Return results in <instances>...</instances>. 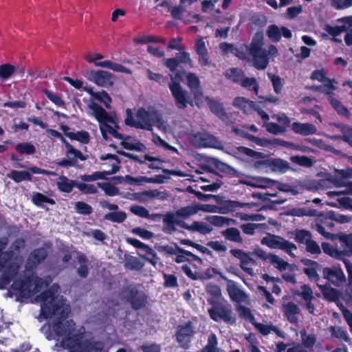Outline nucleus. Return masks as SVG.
I'll list each match as a JSON object with an SVG mask.
<instances>
[{
    "label": "nucleus",
    "mask_w": 352,
    "mask_h": 352,
    "mask_svg": "<svg viewBox=\"0 0 352 352\" xmlns=\"http://www.w3.org/2000/svg\"><path fill=\"white\" fill-rule=\"evenodd\" d=\"M59 288L57 283H54L41 292L36 299L41 303L40 316L45 320L54 317L53 331L58 337H65L68 333L76 332V323L73 320H67L70 307L65 303L63 296L57 294Z\"/></svg>",
    "instance_id": "nucleus-1"
},
{
    "label": "nucleus",
    "mask_w": 352,
    "mask_h": 352,
    "mask_svg": "<svg viewBox=\"0 0 352 352\" xmlns=\"http://www.w3.org/2000/svg\"><path fill=\"white\" fill-rule=\"evenodd\" d=\"M148 78L150 80L157 82L161 86L168 85L170 93L175 100V103L178 109H186L188 105H194L193 100L189 93L184 89L180 84L182 79V74L177 72L174 76L169 74L164 76L161 74L155 73L150 69H147Z\"/></svg>",
    "instance_id": "nucleus-2"
},
{
    "label": "nucleus",
    "mask_w": 352,
    "mask_h": 352,
    "mask_svg": "<svg viewBox=\"0 0 352 352\" xmlns=\"http://www.w3.org/2000/svg\"><path fill=\"white\" fill-rule=\"evenodd\" d=\"M52 282L50 276L44 278L36 274L25 276L22 279L15 280L12 288L18 292L20 297L29 298L34 294L39 293L43 289L47 288Z\"/></svg>",
    "instance_id": "nucleus-3"
},
{
    "label": "nucleus",
    "mask_w": 352,
    "mask_h": 352,
    "mask_svg": "<svg viewBox=\"0 0 352 352\" xmlns=\"http://www.w3.org/2000/svg\"><path fill=\"white\" fill-rule=\"evenodd\" d=\"M236 149L240 154L249 156L253 159H261V160L256 162L255 164L256 166H263L266 168H270L273 171H279L281 173H285L289 169V162L283 159L266 158L265 153L256 151L243 146L237 147Z\"/></svg>",
    "instance_id": "nucleus-4"
},
{
    "label": "nucleus",
    "mask_w": 352,
    "mask_h": 352,
    "mask_svg": "<svg viewBox=\"0 0 352 352\" xmlns=\"http://www.w3.org/2000/svg\"><path fill=\"white\" fill-rule=\"evenodd\" d=\"M208 302L211 307L208 309L210 318L214 322H224L226 324L234 325L236 322V318L232 311L231 305L227 300L220 301L214 298H208Z\"/></svg>",
    "instance_id": "nucleus-5"
},
{
    "label": "nucleus",
    "mask_w": 352,
    "mask_h": 352,
    "mask_svg": "<svg viewBox=\"0 0 352 352\" xmlns=\"http://www.w3.org/2000/svg\"><path fill=\"white\" fill-rule=\"evenodd\" d=\"M263 34L256 32L253 36L249 48V53L252 55L253 65L257 69H265L269 64L267 51L263 48Z\"/></svg>",
    "instance_id": "nucleus-6"
},
{
    "label": "nucleus",
    "mask_w": 352,
    "mask_h": 352,
    "mask_svg": "<svg viewBox=\"0 0 352 352\" xmlns=\"http://www.w3.org/2000/svg\"><path fill=\"white\" fill-rule=\"evenodd\" d=\"M120 294L122 299L129 302L133 310H140L144 308L147 303V296L135 287H124Z\"/></svg>",
    "instance_id": "nucleus-7"
},
{
    "label": "nucleus",
    "mask_w": 352,
    "mask_h": 352,
    "mask_svg": "<svg viewBox=\"0 0 352 352\" xmlns=\"http://www.w3.org/2000/svg\"><path fill=\"white\" fill-rule=\"evenodd\" d=\"M138 129L152 131L153 126L162 120L157 111H147L144 107H140L136 112Z\"/></svg>",
    "instance_id": "nucleus-8"
},
{
    "label": "nucleus",
    "mask_w": 352,
    "mask_h": 352,
    "mask_svg": "<svg viewBox=\"0 0 352 352\" xmlns=\"http://www.w3.org/2000/svg\"><path fill=\"white\" fill-rule=\"evenodd\" d=\"M261 244L265 245L271 249H278L284 251L292 257H295L292 252L297 250V246L285 238L274 234H269L261 239Z\"/></svg>",
    "instance_id": "nucleus-9"
},
{
    "label": "nucleus",
    "mask_w": 352,
    "mask_h": 352,
    "mask_svg": "<svg viewBox=\"0 0 352 352\" xmlns=\"http://www.w3.org/2000/svg\"><path fill=\"white\" fill-rule=\"evenodd\" d=\"M32 173L41 174L47 176L56 175V173L52 171L42 169L37 166H31L28 168V171L13 170L8 174V177L16 183H20L23 181H31L32 179Z\"/></svg>",
    "instance_id": "nucleus-10"
},
{
    "label": "nucleus",
    "mask_w": 352,
    "mask_h": 352,
    "mask_svg": "<svg viewBox=\"0 0 352 352\" xmlns=\"http://www.w3.org/2000/svg\"><path fill=\"white\" fill-rule=\"evenodd\" d=\"M195 333V331L190 322L179 324L176 332V340L179 346L184 349H188Z\"/></svg>",
    "instance_id": "nucleus-11"
},
{
    "label": "nucleus",
    "mask_w": 352,
    "mask_h": 352,
    "mask_svg": "<svg viewBox=\"0 0 352 352\" xmlns=\"http://www.w3.org/2000/svg\"><path fill=\"white\" fill-rule=\"evenodd\" d=\"M322 274L324 278L335 286L340 287L346 283L345 274L339 266L333 265L331 267H324Z\"/></svg>",
    "instance_id": "nucleus-12"
},
{
    "label": "nucleus",
    "mask_w": 352,
    "mask_h": 352,
    "mask_svg": "<svg viewBox=\"0 0 352 352\" xmlns=\"http://www.w3.org/2000/svg\"><path fill=\"white\" fill-rule=\"evenodd\" d=\"M87 77L89 80L97 85L104 87H111L113 85V76L111 73L104 70L87 71Z\"/></svg>",
    "instance_id": "nucleus-13"
},
{
    "label": "nucleus",
    "mask_w": 352,
    "mask_h": 352,
    "mask_svg": "<svg viewBox=\"0 0 352 352\" xmlns=\"http://www.w3.org/2000/svg\"><path fill=\"white\" fill-rule=\"evenodd\" d=\"M230 253L232 256L239 260L240 267L244 272L249 274H252V269L247 266L250 263H255V261L250 256V254H252L253 252H245L243 250L234 248L231 249Z\"/></svg>",
    "instance_id": "nucleus-14"
},
{
    "label": "nucleus",
    "mask_w": 352,
    "mask_h": 352,
    "mask_svg": "<svg viewBox=\"0 0 352 352\" xmlns=\"http://www.w3.org/2000/svg\"><path fill=\"white\" fill-rule=\"evenodd\" d=\"M47 256V250L44 248L33 250L27 258L25 268L28 270H34L42 263Z\"/></svg>",
    "instance_id": "nucleus-15"
},
{
    "label": "nucleus",
    "mask_w": 352,
    "mask_h": 352,
    "mask_svg": "<svg viewBox=\"0 0 352 352\" xmlns=\"http://www.w3.org/2000/svg\"><path fill=\"white\" fill-rule=\"evenodd\" d=\"M189 140L191 144L197 148L210 147L214 142V138L212 135L201 132L190 133Z\"/></svg>",
    "instance_id": "nucleus-16"
},
{
    "label": "nucleus",
    "mask_w": 352,
    "mask_h": 352,
    "mask_svg": "<svg viewBox=\"0 0 352 352\" xmlns=\"http://www.w3.org/2000/svg\"><path fill=\"white\" fill-rule=\"evenodd\" d=\"M221 277L227 281V292L232 301L240 303L246 300L247 294L236 286L234 281L228 280L225 276H221Z\"/></svg>",
    "instance_id": "nucleus-17"
},
{
    "label": "nucleus",
    "mask_w": 352,
    "mask_h": 352,
    "mask_svg": "<svg viewBox=\"0 0 352 352\" xmlns=\"http://www.w3.org/2000/svg\"><path fill=\"white\" fill-rule=\"evenodd\" d=\"M82 336L80 334L76 333L75 332L71 334H67L63 338V346L69 349L73 352H84L82 346Z\"/></svg>",
    "instance_id": "nucleus-18"
},
{
    "label": "nucleus",
    "mask_w": 352,
    "mask_h": 352,
    "mask_svg": "<svg viewBox=\"0 0 352 352\" xmlns=\"http://www.w3.org/2000/svg\"><path fill=\"white\" fill-rule=\"evenodd\" d=\"M300 291H296L294 294L300 296L305 302V307L311 314H314L315 306L312 301L314 298L313 290L309 285L304 284L300 287Z\"/></svg>",
    "instance_id": "nucleus-19"
},
{
    "label": "nucleus",
    "mask_w": 352,
    "mask_h": 352,
    "mask_svg": "<svg viewBox=\"0 0 352 352\" xmlns=\"http://www.w3.org/2000/svg\"><path fill=\"white\" fill-rule=\"evenodd\" d=\"M282 311L284 316L292 324L297 325L298 324V316L300 314V309L293 302L284 303L282 307Z\"/></svg>",
    "instance_id": "nucleus-20"
},
{
    "label": "nucleus",
    "mask_w": 352,
    "mask_h": 352,
    "mask_svg": "<svg viewBox=\"0 0 352 352\" xmlns=\"http://www.w3.org/2000/svg\"><path fill=\"white\" fill-rule=\"evenodd\" d=\"M301 263L306 266L302 271L308 276L310 280L318 282L320 276L318 274V270H320V265L315 261L309 258H302Z\"/></svg>",
    "instance_id": "nucleus-21"
},
{
    "label": "nucleus",
    "mask_w": 352,
    "mask_h": 352,
    "mask_svg": "<svg viewBox=\"0 0 352 352\" xmlns=\"http://www.w3.org/2000/svg\"><path fill=\"white\" fill-rule=\"evenodd\" d=\"M193 48L195 52L199 55V63L203 67L209 66L210 63V56L205 41L202 38L196 40Z\"/></svg>",
    "instance_id": "nucleus-22"
},
{
    "label": "nucleus",
    "mask_w": 352,
    "mask_h": 352,
    "mask_svg": "<svg viewBox=\"0 0 352 352\" xmlns=\"http://www.w3.org/2000/svg\"><path fill=\"white\" fill-rule=\"evenodd\" d=\"M89 107L93 111V116L101 124L104 122H115L113 118L99 104L93 102Z\"/></svg>",
    "instance_id": "nucleus-23"
},
{
    "label": "nucleus",
    "mask_w": 352,
    "mask_h": 352,
    "mask_svg": "<svg viewBox=\"0 0 352 352\" xmlns=\"http://www.w3.org/2000/svg\"><path fill=\"white\" fill-rule=\"evenodd\" d=\"M291 129L295 133L305 136L314 135L317 132L316 126L310 123L294 122L292 124Z\"/></svg>",
    "instance_id": "nucleus-24"
},
{
    "label": "nucleus",
    "mask_w": 352,
    "mask_h": 352,
    "mask_svg": "<svg viewBox=\"0 0 352 352\" xmlns=\"http://www.w3.org/2000/svg\"><path fill=\"white\" fill-rule=\"evenodd\" d=\"M324 84L322 85H311L307 87V89L315 92H320L324 94L329 97L333 96V91L336 89V87L333 85L337 83L336 80L333 79H327Z\"/></svg>",
    "instance_id": "nucleus-25"
},
{
    "label": "nucleus",
    "mask_w": 352,
    "mask_h": 352,
    "mask_svg": "<svg viewBox=\"0 0 352 352\" xmlns=\"http://www.w3.org/2000/svg\"><path fill=\"white\" fill-rule=\"evenodd\" d=\"M206 101L211 112L218 118L222 120H224L228 118V114L225 111L223 104L222 102L219 100L210 98L209 97H206Z\"/></svg>",
    "instance_id": "nucleus-26"
},
{
    "label": "nucleus",
    "mask_w": 352,
    "mask_h": 352,
    "mask_svg": "<svg viewBox=\"0 0 352 352\" xmlns=\"http://www.w3.org/2000/svg\"><path fill=\"white\" fill-rule=\"evenodd\" d=\"M221 234L226 240L236 243H243V239L241 235L239 230L234 227L228 228L221 232Z\"/></svg>",
    "instance_id": "nucleus-27"
},
{
    "label": "nucleus",
    "mask_w": 352,
    "mask_h": 352,
    "mask_svg": "<svg viewBox=\"0 0 352 352\" xmlns=\"http://www.w3.org/2000/svg\"><path fill=\"white\" fill-rule=\"evenodd\" d=\"M77 184V180L70 179L65 175L59 177V181L56 182L57 188L59 191L65 193H70Z\"/></svg>",
    "instance_id": "nucleus-28"
},
{
    "label": "nucleus",
    "mask_w": 352,
    "mask_h": 352,
    "mask_svg": "<svg viewBox=\"0 0 352 352\" xmlns=\"http://www.w3.org/2000/svg\"><path fill=\"white\" fill-rule=\"evenodd\" d=\"M18 271V266L14 264L9 265L1 276V283L3 285L10 284L12 279L16 276Z\"/></svg>",
    "instance_id": "nucleus-29"
},
{
    "label": "nucleus",
    "mask_w": 352,
    "mask_h": 352,
    "mask_svg": "<svg viewBox=\"0 0 352 352\" xmlns=\"http://www.w3.org/2000/svg\"><path fill=\"white\" fill-rule=\"evenodd\" d=\"M317 285L320 288L324 299L330 302H337L338 300L340 294L338 289L326 285H322L318 283Z\"/></svg>",
    "instance_id": "nucleus-30"
},
{
    "label": "nucleus",
    "mask_w": 352,
    "mask_h": 352,
    "mask_svg": "<svg viewBox=\"0 0 352 352\" xmlns=\"http://www.w3.org/2000/svg\"><path fill=\"white\" fill-rule=\"evenodd\" d=\"M182 228L190 231H197L201 234H209L212 229L206 223L199 221H194L191 225L183 223Z\"/></svg>",
    "instance_id": "nucleus-31"
},
{
    "label": "nucleus",
    "mask_w": 352,
    "mask_h": 352,
    "mask_svg": "<svg viewBox=\"0 0 352 352\" xmlns=\"http://www.w3.org/2000/svg\"><path fill=\"white\" fill-rule=\"evenodd\" d=\"M60 141L65 145L67 148V155H72L76 158H78L80 161H85L88 159L87 155H84L80 151L75 148L63 136L58 138Z\"/></svg>",
    "instance_id": "nucleus-32"
},
{
    "label": "nucleus",
    "mask_w": 352,
    "mask_h": 352,
    "mask_svg": "<svg viewBox=\"0 0 352 352\" xmlns=\"http://www.w3.org/2000/svg\"><path fill=\"white\" fill-rule=\"evenodd\" d=\"M328 100L338 115L346 118L351 117L350 111L339 100L335 98L334 96H331L328 98Z\"/></svg>",
    "instance_id": "nucleus-33"
},
{
    "label": "nucleus",
    "mask_w": 352,
    "mask_h": 352,
    "mask_svg": "<svg viewBox=\"0 0 352 352\" xmlns=\"http://www.w3.org/2000/svg\"><path fill=\"white\" fill-rule=\"evenodd\" d=\"M100 131L102 138L105 140L107 139V133H109L113 138L118 140H127L131 138V136H127L126 138H124V135L122 133H119L113 126L107 124V122L102 124V125L100 126Z\"/></svg>",
    "instance_id": "nucleus-34"
},
{
    "label": "nucleus",
    "mask_w": 352,
    "mask_h": 352,
    "mask_svg": "<svg viewBox=\"0 0 352 352\" xmlns=\"http://www.w3.org/2000/svg\"><path fill=\"white\" fill-rule=\"evenodd\" d=\"M212 225L217 227H222L224 225H236V221L234 219L223 216H209L206 219Z\"/></svg>",
    "instance_id": "nucleus-35"
},
{
    "label": "nucleus",
    "mask_w": 352,
    "mask_h": 352,
    "mask_svg": "<svg viewBox=\"0 0 352 352\" xmlns=\"http://www.w3.org/2000/svg\"><path fill=\"white\" fill-rule=\"evenodd\" d=\"M87 91L96 100L103 103L107 109H111V98L109 95L104 90L102 91L94 92L91 89H87Z\"/></svg>",
    "instance_id": "nucleus-36"
},
{
    "label": "nucleus",
    "mask_w": 352,
    "mask_h": 352,
    "mask_svg": "<svg viewBox=\"0 0 352 352\" xmlns=\"http://www.w3.org/2000/svg\"><path fill=\"white\" fill-rule=\"evenodd\" d=\"M226 77L234 83L241 84L245 77L244 72L238 67H233L226 71Z\"/></svg>",
    "instance_id": "nucleus-37"
},
{
    "label": "nucleus",
    "mask_w": 352,
    "mask_h": 352,
    "mask_svg": "<svg viewBox=\"0 0 352 352\" xmlns=\"http://www.w3.org/2000/svg\"><path fill=\"white\" fill-rule=\"evenodd\" d=\"M77 261L80 263V267L77 269V274L81 278H87L89 275L88 258L84 254H80L77 256Z\"/></svg>",
    "instance_id": "nucleus-38"
},
{
    "label": "nucleus",
    "mask_w": 352,
    "mask_h": 352,
    "mask_svg": "<svg viewBox=\"0 0 352 352\" xmlns=\"http://www.w3.org/2000/svg\"><path fill=\"white\" fill-rule=\"evenodd\" d=\"M328 331L331 333L332 338L342 340L346 342H350V338L348 336L347 331L342 327L330 326L328 327Z\"/></svg>",
    "instance_id": "nucleus-39"
},
{
    "label": "nucleus",
    "mask_w": 352,
    "mask_h": 352,
    "mask_svg": "<svg viewBox=\"0 0 352 352\" xmlns=\"http://www.w3.org/2000/svg\"><path fill=\"white\" fill-rule=\"evenodd\" d=\"M127 242L134 246L136 248L140 249L147 254L151 255L155 258H157V254L156 252L148 245L144 243L141 241L137 239H132L129 238L127 239Z\"/></svg>",
    "instance_id": "nucleus-40"
},
{
    "label": "nucleus",
    "mask_w": 352,
    "mask_h": 352,
    "mask_svg": "<svg viewBox=\"0 0 352 352\" xmlns=\"http://www.w3.org/2000/svg\"><path fill=\"white\" fill-rule=\"evenodd\" d=\"M184 251L186 252V253H177L175 254L176 257L174 259V261L177 263H182L186 261H190L189 258H191L192 261H195L199 263H201L202 260L199 256L194 254L193 253L188 250L184 249Z\"/></svg>",
    "instance_id": "nucleus-41"
},
{
    "label": "nucleus",
    "mask_w": 352,
    "mask_h": 352,
    "mask_svg": "<svg viewBox=\"0 0 352 352\" xmlns=\"http://www.w3.org/2000/svg\"><path fill=\"white\" fill-rule=\"evenodd\" d=\"M67 137L71 140H76L83 144H87L90 142L89 133L84 130L77 131L76 133H68Z\"/></svg>",
    "instance_id": "nucleus-42"
},
{
    "label": "nucleus",
    "mask_w": 352,
    "mask_h": 352,
    "mask_svg": "<svg viewBox=\"0 0 352 352\" xmlns=\"http://www.w3.org/2000/svg\"><path fill=\"white\" fill-rule=\"evenodd\" d=\"M322 249L326 254L331 256V257L341 259L343 257V252L338 250L331 244L328 242H323L321 245Z\"/></svg>",
    "instance_id": "nucleus-43"
},
{
    "label": "nucleus",
    "mask_w": 352,
    "mask_h": 352,
    "mask_svg": "<svg viewBox=\"0 0 352 352\" xmlns=\"http://www.w3.org/2000/svg\"><path fill=\"white\" fill-rule=\"evenodd\" d=\"M15 150L21 155H33L36 152L35 146L28 142L18 143L15 146Z\"/></svg>",
    "instance_id": "nucleus-44"
},
{
    "label": "nucleus",
    "mask_w": 352,
    "mask_h": 352,
    "mask_svg": "<svg viewBox=\"0 0 352 352\" xmlns=\"http://www.w3.org/2000/svg\"><path fill=\"white\" fill-rule=\"evenodd\" d=\"M15 66L5 63L0 65V80L6 81L9 79L15 72Z\"/></svg>",
    "instance_id": "nucleus-45"
},
{
    "label": "nucleus",
    "mask_w": 352,
    "mask_h": 352,
    "mask_svg": "<svg viewBox=\"0 0 352 352\" xmlns=\"http://www.w3.org/2000/svg\"><path fill=\"white\" fill-rule=\"evenodd\" d=\"M241 87L247 89L248 91H253L257 95L259 89V85L255 78L244 77L240 84Z\"/></svg>",
    "instance_id": "nucleus-46"
},
{
    "label": "nucleus",
    "mask_w": 352,
    "mask_h": 352,
    "mask_svg": "<svg viewBox=\"0 0 352 352\" xmlns=\"http://www.w3.org/2000/svg\"><path fill=\"white\" fill-rule=\"evenodd\" d=\"M340 241L343 243V256H352V234H344L340 237Z\"/></svg>",
    "instance_id": "nucleus-47"
},
{
    "label": "nucleus",
    "mask_w": 352,
    "mask_h": 352,
    "mask_svg": "<svg viewBox=\"0 0 352 352\" xmlns=\"http://www.w3.org/2000/svg\"><path fill=\"white\" fill-rule=\"evenodd\" d=\"M236 309L240 318L250 321L252 324H253V323L255 322H254V320H255L254 316L252 314L250 308L247 307L246 306L239 304L236 306Z\"/></svg>",
    "instance_id": "nucleus-48"
},
{
    "label": "nucleus",
    "mask_w": 352,
    "mask_h": 352,
    "mask_svg": "<svg viewBox=\"0 0 352 352\" xmlns=\"http://www.w3.org/2000/svg\"><path fill=\"white\" fill-rule=\"evenodd\" d=\"M104 219L114 223H122L126 219V214L124 211H113L106 214Z\"/></svg>",
    "instance_id": "nucleus-49"
},
{
    "label": "nucleus",
    "mask_w": 352,
    "mask_h": 352,
    "mask_svg": "<svg viewBox=\"0 0 352 352\" xmlns=\"http://www.w3.org/2000/svg\"><path fill=\"white\" fill-rule=\"evenodd\" d=\"M269 261L274 267L280 271L285 270L288 266L287 262L274 254H269Z\"/></svg>",
    "instance_id": "nucleus-50"
},
{
    "label": "nucleus",
    "mask_w": 352,
    "mask_h": 352,
    "mask_svg": "<svg viewBox=\"0 0 352 352\" xmlns=\"http://www.w3.org/2000/svg\"><path fill=\"white\" fill-rule=\"evenodd\" d=\"M32 201L38 207H43L44 203L49 204L50 205H54L56 204L53 199H51L41 192H36L34 195Z\"/></svg>",
    "instance_id": "nucleus-51"
},
{
    "label": "nucleus",
    "mask_w": 352,
    "mask_h": 352,
    "mask_svg": "<svg viewBox=\"0 0 352 352\" xmlns=\"http://www.w3.org/2000/svg\"><path fill=\"white\" fill-rule=\"evenodd\" d=\"M267 36L273 42H279L281 39L280 29L276 25H270L267 30Z\"/></svg>",
    "instance_id": "nucleus-52"
},
{
    "label": "nucleus",
    "mask_w": 352,
    "mask_h": 352,
    "mask_svg": "<svg viewBox=\"0 0 352 352\" xmlns=\"http://www.w3.org/2000/svg\"><path fill=\"white\" fill-rule=\"evenodd\" d=\"M160 251L170 256H175L177 253H186V252L184 251V249L178 246L175 243L172 245H165L160 246Z\"/></svg>",
    "instance_id": "nucleus-53"
},
{
    "label": "nucleus",
    "mask_w": 352,
    "mask_h": 352,
    "mask_svg": "<svg viewBox=\"0 0 352 352\" xmlns=\"http://www.w3.org/2000/svg\"><path fill=\"white\" fill-rule=\"evenodd\" d=\"M96 184L98 188L104 190L107 196L113 197L120 193L118 188L110 183L98 182Z\"/></svg>",
    "instance_id": "nucleus-54"
},
{
    "label": "nucleus",
    "mask_w": 352,
    "mask_h": 352,
    "mask_svg": "<svg viewBox=\"0 0 352 352\" xmlns=\"http://www.w3.org/2000/svg\"><path fill=\"white\" fill-rule=\"evenodd\" d=\"M290 160L299 166L305 167H311L314 162L311 158L305 155H293Z\"/></svg>",
    "instance_id": "nucleus-55"
},
{
    "label": "nucleus",
    "mask_w": 352,
    "mask_h": 352,
    "mask_svg": "<svg viewBox=\"0 0 352 352\" xmlns=\"http://www.w3.org/2000/svg\"><path fill=\"white\" fill-rule=\"evenodd\" d=\"M77 188L82 194H96L98 192V188L96 186L91 184H86L84 182H80L77 181L76 185Z\"/></svg>",
    "instance_id": "nucleus-56"
},
{
    "label": "nucleus",
    "mask_w": 352,
    "mask_h": 352,
    "mask_svg": "<svg viewBox=\"0 0 352 352\" xmlns=\"http://www.w3.org/2000/svg\"><path fill=\"white\" fill-rule=\"evenodd\" d=\"M217 336L212 333L208 338L207 344L201 349V352H217Z\"/></svg>",
    "instance_id": "nucleus-57"
},
{
    "label": "nucleus",
    "mask_w": 352,
    "mask_h": 352,
    "mask_svg": "<svg viewBox=\"0 0 352 352\" xmlns=\"http://www.w3.org/2000/svg\"><path fill=\"white\" fill-rule=\"evenodd\" d=\"M302 343L306 348L313 347L316 342V336L314 333L307 334L306 331L300 332Z\"/></svg>",
    "instance_id": "nucleus-58"
},
{
    "label": "nucleus",
    "mask_w": 352,
    "mask_h": 352,
    "mask_svg": "<svg viewBox=\"0 0 352 352\" xmlns=\"http://www.w3.org/2000/svg\"><path fill=\"white\" fill-rule=\"evenodd\" d=\"M43 93L45 94L46 97L56 105L58 107L65 106L64 100L59 96V95L57 93H55L47 89H45L43 90Z\"/></svg>",
    "instance_id": "nucleus-59"
},
{
    "label": "nucleus",
    "mask_w": 352,
    "mask_h": 352,
    "mask_svg": "<svg viewBox=\"0 0 352 352\" xmlns=\"http://www.w3.org/2000/svg\"><path fill=\"white\" fill-rule=\"evenodd\" d=\"M294 239L298 243L306 244L308 241L311 239V233L306 230H297Z\"/></svg>",
    "instance_id": "nucleus-60"
},
{
    "label": "nucleus",
    "mask_w": 352,
    "mask_h": 352,
    "mask_svg": "<svg viewBox=\"0 0 352 352\" xmlns=\"http://www.w3.org/2000/svg\"><path fill=\"white\" fill-rule=\"evenodd\" d=\"M75 209L77 213L82 215H89L93 212L92 207L84 201L76 202Z\"/></svg>",
    "instance_id": "nucleus-61"
},
{
    "label": "nucleus",
    "mask_w": 352,
    "mask_h": 352,
    "mask_svg": "<svg viewBox=\"0 0 352 352\" xmlns=\"http://www.w3.org/2000/svg\"><path fill=\"white\" fill-rule=\"evenodd\" d=\"M187 85L192 91L200 87V80L194 73H188L186 76Z\"/></svg>",
    "instance_id": "nucleus-62"
},
{
    "label": "nucleus",
    "mask_w": 352,
    "mask_h": 352,
    "mask_svg": "<svg viewBox=\"0 0 352 352\" xmlns=\"http://www.w3.org/2000/svg\"><path fill=\"white\" fill-rule=\"evenodd\" d=\"M268 76L272 81L274 92L276 94H280L283 87V83L281 78L276 74H269Z\"/></svg>",
    "instance_id": "nucleus-63"
},
{
    "label": "nucleus",
    "mask_w": 352,
    "mask_h": 352,
    "mask_svg": "<svg viewBox=\"0 0 352 352\" xmlns=\"http://www.w3.org/2000/svg\"><path fill=\"white\" fill-rule=\"evenodd\" d=\"M131 212L136 216L142 218H150L149 211L144 206L133 205L130 208Z\"/></svg>",
    "instance_id": "nucleus-64"
}]
</instances>
